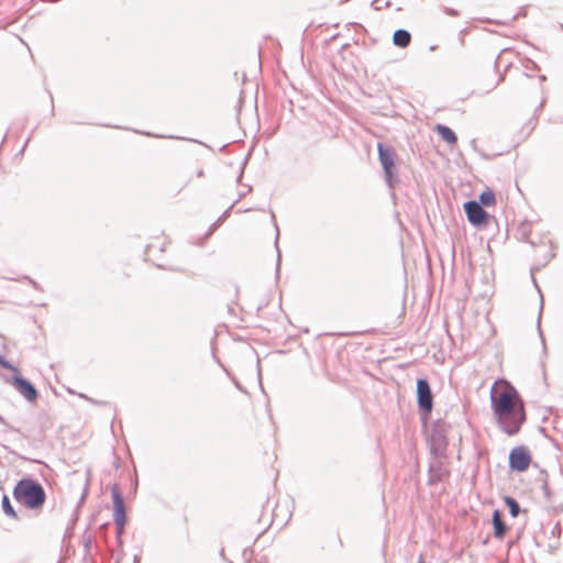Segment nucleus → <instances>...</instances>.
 Here are the masks:
<instances>
[{
	"mask_svg": "<svg viewBox=\"0 0 563 563\" xmlns=\"http://www.w3.org/2000/svg\"><path fill=\"white\" fill-rule=\"evenodd\" d=\"M490 408L499 430L509 435L520 432L527 421L526 406L515 386L505 378L497 379L489 393Z\"/></svg>",
	"mask_w": 563,
	"mask_h": 563,
	"instance_id": "1",
	"label": "nucleus"
},
{
	"mask_svg": "<svg viewBox=\"0 0 563 563\" xmlns=\"http://www.w3.org/2000/svg\"><path fill=\"white\" fill-rule=\"evenodd\" d=\"M12 496L19 505L35 514L42 511L47 497L43 485L30 476L22 477L16 482Z\"/></svg>",
	"mask_w": 563,
	"mask_h": 563,
	"instance_id": "2",
	"label": "nucleus"
},
{
	"mask_svg": "<svg viewBox=\"0 0 563 563\" xmlns=\"http://www.w3.org/2000/svg\"><path fill=\"white\" fill-rule=\"evenodd\" d=\"M450 428V424L442 419H438L433 422L430 434L427 439L432 456L445 457L449 445L448 432Z\"/></svg>",
	"mask_w": 563,
	"mask_h": 563,
	"instance_id": "3",
	"label": "nucleus"
},
{
	"mask_svg": "<svg viewBox=\"0 0 563 563\" xmlns=\"http://www.w3.org/2000/svg\"><path fill=\"white\" fill-rule=\"evenodd\" d=\"M377 153L386 184L389 188H394L395 184L399 180L396 166V152L391 146L379 142L377 143Z\"/></svg>",
	"mask_w": 563,
	"mask_h": 563,
	"instance_id": "4",
	"label": "nucleus"
},
{
	"mask_svg": "<svg viewBox=\"0 0 563 563\" xmlns=\"http://www.w3.org/2000/svg\"><path fill=\"white\" fill-rule=\"evenodd\" d=\"M416 397L418 413L421 420L430 418L433 410V393L429 380L426 377H419L416 382Z\"/></svg>",
	"mask_w": 563,
	"mask_h": 563,
	"instance_id": "5",
	"label": "nucleus"
},
{
	"mask_svg": "<svg viewBox=\"0 0 563 563\" xmlns=\"http://www.w3.org/2000/svg\"><path fill=\"white\" fill-rule=\"evenodd\" d=\"M5 382L14 387V389L30 404H35L38 398V391L34 384L22 376L19 371L13 374L10 378H5Z\"/></svg>",
	"mask_w": 563,
	"mask_h": 563,
	"instance_id": "6",
	"label": "nucleus"
},
{
	"mask_svg": "<svg viewBox=\"0 0 563 563\" xmlns=\"http://www.w3.org/2000/svg\"><path fill=\"white\" fill-rule=\"evenodd\" d=\"M464 212L467 221L478 229L486 228L492 219V216L477 203V200L471 199L463 205Z\"/></svg>",
	"mask_w": 563,
	"mask_h": 563,
	"instance_id": "7",
	"label": "nucleus"
},
{
	"mask_svg": "<svg viewBox=\"0 0 563 563\" xmlns=\"http://www.w3.org/2000/svg\"><path fill=\"white\" fill-rule=\"evenodd\" d=\"M532 461L529 449L525 445L514 448L509 452L508 466L510 471L522 473L526 472Z\"/></svg>",
	"mask_w": 563,
	"mask_h": 563,
	"instance_id": "8",
	"label": "nucleus"
},
{
	"mask_svg": "<svg viewBox=\"0 0 563 563\" xmlns=\"http://www.w3.org/2000/svg\"><path fill=\"white\" fill-rule=\"evenodd\" d=\"M442 457L432 456L428 468V485L433 486L443 482L450 476V471L445 467Z\"/></svg>",
	"mask_w": 563,
	"mask_h": 563,
	"instance_id": "9",
	"label": "nucleus"
},
{
	"mask_svg": "<svg viewBox=\"0 0 563 563\" xmlns=\"http://www.w3.org/2000/svg\"><path fill=\"white\" fill-rule=\"evenodd\" d=\"M111 497L113 504V521L120 523L126 522V509L124 504V497L118 484L112 485Z\"/></svg>",
	"mask_w": 563,
	"mask_h": 563,
	"instance_id": "10",
	"label": "nucleus"
},
{
	"mask_svg": "<svg viewBox=\"0 0 563 563\" xmlns=\"http://www.w3.org/2000/svg\"><path fill=\"white\" fill-rule=\"evenodd\" d=\"M493 536L497 540H503L509 530V526L503 518L500 509H495L492 515Z\"/></svg>",
	"mask_w": 563,
	"mask_h": 563,
	"instance_id": "11",
	"label": "nucleus"
},
{
	"mask_svg": "<svg viewBox=\"0 0 563 563\" xmlns=\"http://www.w3.org/2000/svg\"><path fill=\"white\" fill-rule=\"evenodd\" d=\"M434 131L448 144L454 145L457 143V136H456L455 132L448 125L438 123L434 128Z\"/></svg>",
	"mask_w": 563,
	"mask_h": 563,
	"instance_id": "12",
	"label": "nucleus"
},
{
	"mask_svg": "<svg viewBox=\"0 0 563 563\" xmlns=\"http://www.w3.org/2000/svg\"><path fill=\"white\" fill-rule=\"evenodd\" d=\"M411 43V34L405 29H398L393 34V44L400 48H406Z\"/></svg>",
	"mask_w": 563,
	"mask_h": 563,
	"instance_id": "13",
	"label": "nucleus"
},
{
	"mask_svg": "<svg viewBox=\"0 0 563 563\" xmlns=\"http://www.w3.org/2000/svg\"><path fill=\"white\" fill-rule=\"evenodd\" d=\"M477 203L484 207H490L496 203V195L493 189L486 188L479 194Z\"/></svg>",
	"mask_w": 563,
	"mask_h": 563,
	"instance_id": "14",
	"label": "nucleus"
},
{
	"mask_svg": "<svg viewBox=\"0 0 563 563\" xmlns=\"http://www.w3.org/2000/svg\"><path fill=\"white\" fill-rule=\"evenodd\" d=\"M1 507H2V511L4 512L5 516H8L14 520H20V517H19L18 512L15 511L14 507L12 506L9 496L5 494L2 495Z\"/></svg>",
	"mask_w": 563,
	"mask_h": 563,
	"instance_id": "15",
	"label": "nucleus"
},
{
	"mask_svg": "<svg viewBox=\"0 0 563 563\" xmlns=\"http://www.w3.org/2000/svg\"><path fill=\"white\" fill-rule=\"evenodd\" d=\"M505 505L508 507L509 514L512 518H517L521 512V507L518 500L512 496L504 497Z\"/></svg>",
	"mask_w": 563,
	"mask_h": 563,
	"instance_id": "16",
	"label": "nucleus"
},
{
	"mask_svg": "<svg viewBox=\"0 0 563 563\" xmlns=\"http://www.w3.org/2000/svg\"><path fill=\"white\" fill-rule=\"evenodd\" d=\"M0 366L4 369L13 372V374H16L20 371L15 365H13L9 360H7L1 354H0Z\"/></svg>",
	"mask_w": 563,
	"mask_h": 563,
	"instance_id": "17",
	"label": "nucleus"
},
{
	"mask_svg": "<svg viewBox=\"0 0 563 563\" xmlns=\"http://www.w3.org/2000/svg\"><path fill=\"white\" fill-rule=\"evenodd\" d=\"M0 366L4 369L13 372V374H16L20 371L15 365H13L9 360H7L1 354H0Z\"/></svg>",
	"mask_w": 563,
	"mask_h": 563,
	"instance_id": "18",
	"label": "nucleus"
},
{
	"mask_svg": "<svg viewBox=\"0 0 563 563\" xmlns=\"http://www.w3.org/2000/svg\"><path fill=\"white\" fill-rule=\"evenodd\" d=\"M275 228H276L275 246H276V250H277L276 275L278 277L279 276V271H280V251H279V247H278L279 230H278V227H277L276 223H275Z\"/></svg>",
	"mask_w": 563,
	"mask_h": 563,
	"instance_id": "19",
	"label": "nucleus"
},
{
	"mask_svg": "<svg viewBox=\"0 0 563 563\" xmlns=\"http://www.w3.org/2000/svg\"><path fill=\"white\" fill-rule=\"evenodd\" d=\"M542 309H543V297L541 296V305H540V311H539V318H538V330H539V334H540V338H541V341H542L543 353L545 354L547 353L545 340L543 338V334H542V331H541V328H540V319H541Z\"/></svg>",
	"mask_w": 563,
	"mask_h": 563,
	"instance_id": "20",
	"label": "nucleus"
},
{
	"mask_svg": "<svg viewBox=\"0 0 563 563\" xmlns=\"http://www.w3.org/2000/svg\"><path fill=\"white\" fill-rule=\"evenodd\" d=\"M88 487H89V477L87 478V482H86V485H85V488H84V492L80 496V499L77 504V507H76V512L78 511V509L82 506V504L85 503L86 500V497L88 495Z\"/></svg>",
	"mask_w": 563,
	"mask_h": 563,
	"instance_id": "21",
	"label": "nucleus"
},
{
	"mask_svg": "<svg viewBox=\"0 0 563 563\" xmlns=\"http://www.w3.org/2000/svg\"><path fill=\"white\" fill-rule=\"evenodd\" d=\"M125 523L126 522H121V523L120 522H114V525H115V533H117V538H118L119 544H122L121 536L124 532Z\"/></svg>",
	"mask_w": 563,
	"mask_h": 563,
	"instance_id": "22",
	"label": "nucleus"
},
{
	"mask_svg": "<svg viewBox=\"0 0 563 563\" xmlns=\"http://www.w3.org/2000/svg\"><path fill=\"white\" fill-rule=\"evenodd\" d=\"M549 251L548 253L544 255V261L543 263L541 264L542 266L547 265L552 258H554L555 256V253L552 251V242L549 241Z\"/></svg>",
	"mask_w": 563,
	"mask_h": 563,
	"instance_id": "23",
	"label": "nucleus"
},
{
	"mask_svg": "<svg viewBox=\"0 0 563 563\" xmlns=\"http://www.w3.org/2000/svg\"><path fill=\"white\" fill-rule=\"evenodd\" d=\"M541 488H542V492L544 493V496H545L547 498H549V497H550V495H551V490H550V488H549V484H548V482H547V481H544V482H543V484H542V487H541Z\"/></svg>",
	"mask_w": 563,
	"mask_h": 563,
	"instance_id": "24",
	"label": "nucleus"
},
{
	"mask_svg": "<svg viewBox=\"0 0 563 563\" xmlns=\"http://www.w3.org/2000/svg\"><path fill=\"white\" fill-rule=\"evenodd\" d=\"M520 234H521V239H522L523 241H527V242H528L529 233L526 231V228H525V227H522V228L520 229Z\"/></svg>",
	"mask_w": 563,
	"mask_h": 563,
	"instance_id": "25",
	"label": "nucleus"
},
{
	"mask_svg": "<svg viewBox=\"0 0 563 563\" xmlns=\"http://www.w3.org/2000/svg\"><path fill=\"white\" fill-rule=\"evenodd\" d=\"M84 545L86 549L90 548V545H91V537L90 536L84 538Z\"/></svg>",
	"mask_w": 563,
	"mask_h": 563,
	"instance_id": "26",
	"label": "nucleus"
},
{
	"mask_svg": "<svg viewBox=\"0 0 563 563\" xmlns=\"http://www.w3.org/2000/svg\"><path fill=\"white\" fill-rule=\"evenodd\" d=\"M222 219H223V216H221V217H220V218H219V219H218V220H217V221H216V222L210 227V230H209V231L211 232L212 230H214V228L218 225V223H219Z\"/></svg>",
	"mask_w": 563,
	"mask_h": 563,
	"instance_id": "27",
	"label": "nucleus"
},
{
	"mask_svg": "<svg viewBox=\"0 0 563 563\" xmlns=\"http://www.w3.org/2000/svg\"><path fill=\"white\" fill-rule=\"evenodd\" d=\"M0 423L5 426V427H9L8 421L1 415H0Z\"/></svg>",
	"mask_w": 563,
	"mask_h": 563,
	"instance_id": "28",
	"label": "nucleus"
},
{
	"mask_svg": "<svg viewBox=\"0 0 563 563\" xmlns=\"http://www.w3.org/2000/svg\"><path fill=\"white\" fill-rule=\"evenodd\" d=\"M533 268L531 269V274L533 275ZM532 282L534 283L536 287L538 288V290H540V288L538 287L537 285V282H536V278L532 276ZM541 294V291H539Z\"/></svg>",
	"mask_w": 563,
	"mask_h": 563,
	"instance_id": "29",
	"label": "nucleus"
},
{
	"mask_svg": "<svg viewBox=\"0 0 563 563\" xmlns=\"http://www.w3.org/2000/svg\"><path fill=\"white\" fill-rule=\"evenodd\" d=\"M232 207H234V203H231V207H230V208H229V209H228V210L222 214V216H223V218L228 214L229 210H230Z\"/></svg>",
	"mask_w": 563,
	"mask_h": 563,
	"instance_id": "30",
	"label": "nucleus"
},
{
	"mask_svg": "<svg viewBox=\"0 0 563 563\" xmlns=\"http://www.w3.org/2000/svg\"><path fill=\"white\" fill-rule=\"evenodd\" d=\"M448 12H449L450 14H452V15H455V14H456L455 10H453V9L448 10Z\"/></svg>",
	"mask_w": 563,
	"mask_h": 563,
	"instance_id": "31",
	"label": "nucleus"
},
{
	"mask_svg": "<svg viewBox=\"0 0 563 563\" xmlns=\"http://www.w3.org/2000/svg\"><path fill=\"white\" fill-rule=\"evenodd\" d=\"M29 142H30V137H29V139H26V142H25V144L23 145V147H22L21 152H23V151H24V148H25V146L27 145V143H29Z\"/></svg>",
	"mask_w": 563,
	"mask_h": 563,
	"instance_id": "32",
	"label": "nucleus"
},
{
	"mask_svg": "<svg viewBox=\"0 0 563 563\" xmlns=\"http://www.w3.org/2000/svg\"><path fill=\"white\" fill-rule=\"evenodd\" d=\"M503 80H504V75H500V76H499V78H498L497 84H499V82H500V81H503Z\"/></svg>",
	"mask_w": 563,
	"mask_h": 563,
	"instance_id": "33",
	"label": "nucleus"
},
{
	"mask_svg": "<svg viewBox=\"0 0 563 563\" xmlns=\"http://www.w3.org/2000/svg\"><path fill=\"white\" fill-rule=\"evenodd\" d=\"M197 175H198V177H202L203 176V170L202 169L199 170Z\"/></svg>",
	"mask_w": 563,
	"mask_h": 563,
	"instance_id": "34",
	"label": "nucleus"
},
{
	"mask_svg": "<svg viewBox=\"0 0 563 563\" xmlns=\"http://www.w3.org/2000/svg\"><path fill=\"white\" fill-rule=\"evenodd\" d=\"M435 47H437L435 45L430 46V51H434Z\"/></svg>",
	"mask_w": 563,
	"mask_h": 563,
	"instance_id": "35",
	"label": "nucleus"
},
{
	"mask_svg": "<svg viewBox=\"0 0 563 563\" xmlns=\"http://www.w3.org/2000/svg\"><path fill=\"white\" fill-rule=\"evenodd\" d=\"M136 487H137V481H135V483H134V490H136Z\"/></svg>",
	"mask_w": 563,
	"mask_h": 563,
	"instance_id": "36",
	"label": "nucleus"
},
{
	"mask_svg": "<svg viewBox=\"0 0 563 563\" xmlns=\"http://www.w3.org/2000/svg\"><path fill=\"white\" fill-rule=\"evenodd\" d=\"M139 561V558L135 555L134 556V563H136Z\"/></svg>",
	"mask_w": 563,
	"mask_h": 563,
	"instance_id": "37",
	"label": "nucleus"
},
{
	"mask_svg": "<svg viewBox=\"0 0 563 563\" xmlns=\"http://www.w3.org/2000/svg\"><path fill=\"white\" fill-rule=\"evenodd\" d=\"M418 563H424L423 559L420 558V560L418 561Z\"/></svg>",
	"mask_w": 563,
	"mask_h": 563,
	"instance_id": "38",
	"label": "nucleus"
},
{
	"mask_svg": "<svg viewBox=\"0 0 563 563\" xmlns=\"http://www.w3.org/2000/svg\"><path fill=\"white\" fill-rule=\"evenodd\" d=\"M85 399H88V401H92L91 398H88V396H84Z\"/></svg>",
	"mask_w": 563,
	"mask_h": 563,
	"instance_id": "39",
	"label": "nucleus"
},
{
	"mask_svg": "<svg viewBox=\"0 0 563 563\" xmlns=\"http://www.w3.org/2000/svg\"><path fill=\"white\" fill-rule=\"evenodd\" d=\"M85 399H88V401H92L91 398H88V396H84Z\"/></svg>",
	"mask_w": 563,
	"mask_h": 563,
	"instance_id": "40",
	"label": "nucleus"
}]
</instances>
